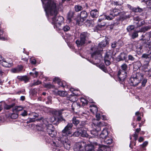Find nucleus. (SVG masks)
Masks as SVG:
<instances>
[{"instance_id": "obj_42", "label": "nucleus", "mask_w": 151, "mask_h": 151, "mask_svg": "<svg viewBox=\"0 0 151 151\" xmlns=\"http://www.w3.org/2000/svg\"><path fill=\"white\" fill-rule=\"evenodd\" d=\"M74 13L72 11H70L68 14V19H71L73 17Z\"/></svg>"}, {"instance_id": "obj_43", "label": "nucleus", "mask_w": 151, "mask_h": 151, "mask_svg": "<svg viewBox=\"0 0 151 151\" xmlns=\"http://www.w3.org/2000/svg\"><path fill=\"white\" fill-rule=\"evenodd\" d=\"M18 116V115L17 113H13L12 114L10 117L11 118L15 119H17Z\"/></svg>"}, {"instance_id": "obj_60", "label": "nucleus", "mask_w": 151, "mask_h": 151, "mask_svg": "<svg viewBox=\"0 0 151 151\" xmlns=\"http://www.w3.org/2000/svg\"><path fill=\"white\" fill-rule=\"evenodd\" d=\"M45 141L47 142H49L50 141V139L49 137H48L46 136H45Z\"/></svg>"}, {"instance_id": "obj_21", "label": "nucleus", "mask_w": 151, "mask_h": 151, "mask_svg": "<svg viewBox=\"0 0 151 151\" xmlns=\"http://www.w3.org/2000/svg\"><path fill=\"white\" fill-rule=\"evenodd\" d=\"M24 108L21 106H15L12 109L13 111H15L18 112L22 111Z\"/></svg>"}, {"instance_id": "obj_27", "label": "nucleus", "mask_w": 151, "mask_h": 151, "mask_svg": "<svg viewBox=\"0 0 151 151\" xmlns=\"http://www.w3.org/2000/svg\"><path fill=\"white\" fill-rule=\"evenodd\" d=\"M136 21L137 22L136 23L137 24L138 27H140L143 25L145 23V22L143 19H135Z\"/></svg>"}, {"instance_id": "obj_63", "label": "nucleus", "mask_w": 151, "mask_h": 151, "mask_svg": "<svg viewBox=\"0 0 151 151\" xmlns=\"http://www.w3.org/2000/svg\"><path fill=\"white\" fill-rule=\"evenodd\" d=\"M4 60V58L1 55H0V64H1L3 61Z\"/></svg>"}, {"instance_id": "obj_50", "label": "nucleus", "mask_w": 151, "mask_h": 151, "mask_svg": "<svg viewBox=\"0 0 151 151\" xmlns=\"http://www.w3.org/2000/svg\"><path fill=\"white\" fill-rule=\"evenodd\" d=\"M63 30L65 32H67L70 29V27L67 25L65 26L63 28Z\"/></svg>"}, {"instance_id": "obj_47", "label": "nucleus", "mask_w": 151, "mask_h": 151, "mask_svg": "<svg viewBox=\"0 0 151 151\" xmlns=\"http://www.w3.org/2000/svg\"><path fill=\"white\" fill-rule=\"evenodd\" d=\"M27 111L26 110H24L21 113L20 115L23 116H27Z\"/></svg>"}, {"instance_id": "obj_37", "label": "nucleus", "mask_w": 151, "mask_h": 151, "mask_svg": "<svg viewBox=\"0 0 151 151\" xmlns=\"http://www.w3.org/2000/svg\"><path fill=\"white\" fill-rule=\"evenodd\" d=\"M15 105V104L14 103L10 105L5 104L4 106V108L5 109L8 110L13 107Z\"/></svg>"}, {"instance_id": "obj_29", "label": "nucleus", "mask_w": 151, "mask_h": 151, "mask_svg": "<svg viewBox=\"0 0 151 151\" xmlns=\"http://www.w3.org/2000/svg\"><path fill=\"white\" fill-rule=\"evenodd\" d=\"M44 86L47 89L53 88L55 87V86L51 84L50 83H45L44 84Z\"/></svg>"}, {"instance_id": "obj_51", "label": "nucleus", "mask_w": 151, "mask_h": 151, "mask_svg": "<svg viewBox=\"0 0 151 151\" xmlns=\"http://www.w3.org/2000/svg\"><path fill=\"white\" fill-rule=\"evenodd\" d=\"M128 58V59L130 60L134 61V60L135 58L131 55H129Z\"/></svg>"}, {"instance_id": "obj_25", "label": "nucleus", "mask_w": 151, "mask_h": 151, "mask_svg": "<svg viewBox=\"0 0 151 151\" xmlns=\"http://www.w3.org/2000/svg\"><path fill=\"white\" fill-rule=\"evenodd\" d=\"M90 14L92 17L93 18H97V16L98 12L96 9L92 10L90 12Z\"/></svg>"}, {"instance_id": "obj_20", "label": "nucleus", "mask_w": 151, "mask_h": 151, "mask_svg": "<svg viewBox=\"0 0 151 151\" xmlns=\"http://www.w3.org/2000/svg\"><path fill=\"white\" fill-rule=\"evenodd\" d=\"M104 139V142L105 144H106L109 145L111 144L113 142V140L112 139L111 137H109L107 136Z\"/></svg>"}, {"instance_id": "obj_26", "label": "nucleus", "mask_w": 151, "mask_h": 151, "mask_svg": "<svg viewBox=\"0 0 151 151\" xmlns=\"http://www.w3.org/2000/svg\"><path fill=\"white\" fill-rule=\"evenodd\" d=\"M87 27H92L93 25V21L91 20L87 19L85 22Z\"/></svg>"}, {"instance_id": "obj_58", "label": "nucleus", "mask_w": 151, "mask_h": 151, "mask_svg": "<svg viewBox=\"0 0 151 151\" xmlns=\"http://www.w3.org/2000/svg\"><path fill=\"white\" fill-rule=\"evenodd\" d=\"M86 124V122L85 121L81 122L80 124V126H81L80 128H83V127Z\"/></svg>"}, {"instance_id": "obj_9", "label": "nucleus", "mask_w": 151, "mask_h": 151, "mask_svg": "<svg viewBox=\"0 0 151 151\" xmlns=\"http://www.w3.org/2000/svg\"><path fill=\"white\" fill-rule=\"evenodd\" d=\"M88 34L87 33L85 32L81 33L80 36V40H77L76 41V43L78 46L79 47L84 45Z\"/></svg>"}, {"instance_id": "obj_1", "label": "nucleus", "mask_w": 151, "mask_h": 151, "mask_svg": "<svg viewBox=\"0 0 151 151\" xmlns=\"http://www.w3.org/2000/svg\"><path fill=\"white\" fill-rule=\"evenodd\" d=\"M43 4L45 5V11L46 15L49 13L51 16H54L52 19L57 18L58 11L56 9V4L52 0H41Z\"/></svg>"}, {"instance_id": "obj_5", "label": "nucleus", "mask_w": 151, "mask_h": 151, "mask_svg": "<svg viewBox=\"0 0 151 151\" xmlns=\"http://www.w3.org/2000/svg\"><path fill=\"white\" fill-rule=\"evenodd\" d=\"M44 124L47 128V130L49 134L52 137H55L56 134V132L55 130V128L52 124H48V122L46 119L43 121Z\"/></svg>"}, {"instance_id": "obj_34", "label": "nucleus", "mask_w": 151, "mask_h": 151, "mask_svg": "<svg viewBox=\"0 0 151 151\" xmlns=\"http://www.w3.org/2000/svg\"><path fill=\"white\" fill-rule=\"evenodd\" d=\"M38 130L39 134H40L41 135L44 136V137L45 136V135L46 134V132L44 131L43 128H42L41 127H39V128L38 129Z\"/></svg>"}, {"instance_id": "obj_56", "label": "nucleus", "mask_w": 151, "mask_h": 151, "mask_svg": "<svg viewBox=\"0 0 151 151\" xmlns=\"http://www.w3.org/2000/svg\"><path fill=\"white\" fill-rule=\"evenodd\" d=\"M133 136L134 137L135 140L136 141L137 139L138 134L135 132L134 133L133 135Z\"/></svg>"}, {"instance_id": "obj_24", "label": "nucleus", "mask_w": 151, "mask_h": 151, "mask_svg": "<svg viewBox=\"0 0 151 151\" xmlns=\"http://www.w3.org/2000/svg\"><path fill=\"white\" fill-rule=\"evenodd\" d=\"M63 109H61L60 110L58 111H57L55 112L57 116H60V118H59L58 119L60 121H65V120L61 116V115L62 114V111H63Z\"/></svg>"}, {"instance_id": "obj_54", "label": "nucleus", "mask_w": 151, "mask_h": 151, "mask_svg": "<svg viewBox=\"0 0 151 151\" xmlns=\"http://www.w3.org/2000/svg\"><path fill=\"white\" fill-rule=\"evenodd\" d=\"M147 82V80L146 79H144L143 80L142 83V86L144 87L145 86L146 83Z\"/></svg>"}, {"instance_id": "obj_16", "label": "nucleus", "mask_w": 151, "mask_h": 151, "mask_svg": "<svg viewBox=\"0 0 151 151\" xmlns=\"http://www.w3.org/2000/svg\"><path fill=\"white\" fill-rule=\"evenodd\" d=\"M108 132L106 129H104L101 133L100 134V137L102 139H104L107 136Z\"/></svg>"}, {"instance_id": "obj_15", "label": "nucleus", "mask_w": 151, "mask_h": 151, "mask_svg": "<svg viewBox=\"0 0 151 151\" xmlns=\"http://www.w3.org/2000/svg\"><path fill=\"white\" fill-rule=\"evenodd\" d=\"M53 92L56 95L60 96L62 97H64L68 94V93L66 91L55 90L53 91Z\"/></svg>"}, {"instance_id": "obj_2", "label": "nucleus", "mask_w": 151, "mask_h": 151, "mask_svg": "<svg viewBox=\"0 0 151 151\" xmlns=\"http://www.w3.org/2000/svg\"><path fill=\"white\" fill-rule=\"evenodd\" d=\"M143 75L139 73H134L131 76L130 79V82L131 85L134 86H137L142 80Z\"/></svg>"}, {"instance_id": "obj_12", "label": "nucleus", "mask_w": 151, "mask_h": 151, "mask_svg": "<svg viewBox=\"0 0 151 151\" xmlns=\"http://www.w3.org/2000/svg\"><path fill=\"white\" fill-rule=\"evenodd\" d=\"M127 6L128 9L132 11V12H134L141 13L143 11V9L140 8L139 6L135 7L129 4L127 5Z\"/></svg>"}, {"instance_id": "obj_35", "label": "nucleus", "mask_w": 151, "mask_h": 151, "mask_svg": "<svg viewBox=\"0 0 151 151\" xmlns=\"http://www.w3.org/2000/svg\"><path fill=\"white\" fill-rule=\"evenodd\" d=\"M121 69L119 70H122V71L126 72L127 69V65L126 64H123L121 66Z\"/></svg>"}, {"instance_id": "obj_13", "label": "nucleus", "mask_w": 151, "mask_h": 151, "mask_svg": "<svg viewBox=\"0 0 151 151\" xmlns=\"http://www.w3.org/2000/svg\"><path fill=\"white\" fill-rule=\"evenodd\" d=\"M127 72L122 71V70H119L118 72V77L120 81H124L127 77Z\"/></svg>"}, {"instance_id": "obj_44", "label": "nucleus", "mask_w": 151, "mask_h": 151, "mask_svg": "<svg viewBox=\"0 0 151 151\" xmlns=\"http://www.w3.org/2000/svg\"><path fill=\"white\" fill-rule=\"evenodd\" d=\"M76 20L77 24H78L79 26H81L83 24V22L84 19H82V21L81 19H76Z\"/></svg>"}, {"instance_id": "obj_49", "label": "nucleus", "mask_w": 151, "mask_h": 151, "mask_svg": "<svg viewBox=\"0 0 151 151\" xmlns=\"http://www.w3.org/2000/svg\"><path fill=\"white\" fill-rule=\"evenodd\" d=\"M11 71L13 73H18L19 72V70L17 68H14L11 70Z\"/></svg>"}, {"instance_id": "obj_8", "label": "nucleus", "mask_w": 151, "mask_h": 151, "mask_svg": "<svg viewBox=\"0 0 151 151\" xmlns=\"http://www.w3.org/2000/svg\"><path fill=\"white\" fill-rule=\"evenodd\" d=\"M108 43V41L106 40H104L99 43L97 50L91 54L92 57H93L96 55L99 54L100 52L102 50V48L105 47Z\"/></svg>"}, {"instance_id": "obj_23", "label": "nucleus", "mask_w": 151, "mask_h": 151, "mask_svg": "<svg viewBox=\"0 0 151 151\" xmlns=\"http://www.w3.org/2000/svg\"><path fill=\"white\" fill-rule=\"evenodd\" d=\"M141 58H142L150 60L151 58V52L143 54H142Z\"/></svg>"}, {"instance_id": "obj_36", "label": "nucleus", "mask_w": 151, "mask_h": 151, "mask_svg": "<svg viewBox=\"0 0 151 151\" xmlns=\"http://www.w3.org/2000/svg\"><path fill=\"white\" fill-rule=\"evenodd\" d=\"M134 26L133 25H131L128 26L127 29V31L129 33H131L132 31L134 30Z\"/></svg>"}, {"instance_id": "obj_46", "label": "nucleus", "mask_w": 151, "mask_h": 151, "mask_svg": "<svg viewBox=\"0 0 151 151\" xmlns=\"http://www.w3.org/2000/svg\"><path fill=\"white\" fill-rule=\"evenodd\" d=\"M38 73L37 72L35 71V73L30 72V75L33 76L34 77H36L38 75Z\"/></svg>"}, {"instance_id": "obj_61", "label": "nucleus", "mask_w": 151, "mask_h": 151, "mask_svg": "<svg viewBox=\"0 0 151 151\" xmlns=\"http://www.w3.org/2000/svg\"><path fill=\"white\" fill-rule=\"evenodd\" d=\"M31 59H30L31 63L33 64H35L36 63V61L35 59H33L31 60Z\"/></svg>"}, {"instance_id": "obj_4", "label": "nucleus", "mask_w": 151, "mask_h": 151, "mask_svg": "<svg viewBox=\"0 0 151 151\" xmlns=\"http://www.w3.org/2000/svg\"><path fill=\"white\" fill-rule=\"evenodd\" d=\"M95 139L94 137H90L88 141L91 143V144L87 145L85 147V150L86 151H94V148L95 147L98 146L100 147H101L100 144H98L97 142L94 141L92 139Z\"/></svg>"}, {"instance_id": "obj_48", "label": "nucleus", "mask_w": 151, "mask_h": 151, "mask_svg": "<svg viewBox=\"0 0 151 151\" xmlns=\"http://www.w3.org/2000/svg\"><path fill=\"white\" fill-rule=\"evenodd\" d=\"M109 54L110 53L109 52H106L105 56L104 59H109L111 58V57L110 56Z\"/></svg>"}, {"instance_id": "obj_17", "label": "nucleus", "mask_w": 151, "mask_h": 151, "mask_svg": "<svg viewBox=\"0 0 151 151\" xmlns=\"http://www.w3.org/2000/svg\"><path fill=\"white\" fill-rule=\"evenodd\" d=\"M52 24H53L54 26H55L56 27L58 28L59 29H60V28L61 25V23L60 21H58V19H52Z\"/></svg>"}, {"instance_id": "obj_11", "label": "nucleus", "mask_w": 151, "mask_h": 151, "mask_svg": "<svg viewBox=\"0 0 151 151\" xmlns=\"http://www.w3.org/2000/svg\"><path fill=\"white\" fill-rule=\"evenodd\" d=\"M150 27L149 26H146L142 27L139 30L137 31H134L132 35V38L134 39L138 37V33L139 32H145L147 31L148 29H150Z\"/></svg>"}, {"instance_id": "obj_31", "label": "nucleus", "mask_w": 151, "mask_h": 151, "mask_svg": "<svg viewBox=\"0 0 151 151\" xmlns=\"http://www.w3.org/2000/svg\"><path fill=\"white\" fill-rule=\"evenodd\" d=\"M1 64L3 66L5 67L9 68L11 66V64L6 62L5 60H4V61H3Z\"/></svg>"}, {"instance_id": "obj_22", "label": "nucleus", "mask_w": 151, "mask_h": 151, "mask_svg": "<svg viewBox=\"0 0 151 151\" xmlns=\"http://www.w3.org/2000/svg\"><path fill=\"white\" fill-rule=\"evenodd\" d=\"M127 57V55L124 52L121 53L118 57V58L119 61L123 60H125Z\"/></svg>"}, {"instance_id": "obj_39", "label": "nucleus", "mask_w": 151, "mask_h": 151, "mask_svg": "<svg viewBox=\"0 0 151 151\" xmlns=\"http://www.w3.org/2000/svg\"><path fill=\"white\" fill-rule=\"evenodd\" d=\"M82 9V7L79 5H76L75 6V10L76 12H79Z\"/></svg>"}, {"instance_id": "obj_45", "label": "nucleus", "mask_w": 151, "mask_h": 151, "mask_svg": "<svg viewBox=\"0 0 151 151\" xmlns=\"http://www.w3.org/2000/svg\"><path fill=\"white\" fill-rule=\"evenodd\" d=\"M96 117L97 118V119H96V120L95 119V120H96V121H95V122H96V124H97V123H99V122H98L97 121H99V119H100V114H97L96 115ZM94 120H95V119L93 120H92V122Z\"/></svg>"}, {"instance_id": "obj_41", "label": "nucleus", "mask_w": 151, "mask_h": 151, "mask_svg": "<svg viewBox=\"0 0 151 151\" xmlns=\"http://www.w3.org/2000/svg\"><path fill=\"white\" fill-rule=\"evenodd\" d=\"M146 3V4L149 6L148 8L151 9V0H143Z\"/></svg>"}, {"instance_id": "obj_55", "label": "nucleus", "mask_w": 151, "mask_h": 151, "mask_svg": "<svg viewBox=\"0 0 151 151\" xmlns=\"http://www.w3.org/2000/svg\"><path fill=\"white\" fill-rule=\"evenodd\" d=\"M100 68L102 69L103 71L106 72L107 71V70L106 68H105V66L104 65H101L100 66Z\"/></svg>"}, {"instance_id": "obj_7", "label": "nucleus", "mask_w": 151, "mask_h": 151, "mask_svg": "<svg viewBox=\"0 0 151 151\" xmlns=\"http://www.w3.org/2000/svg\"><path fill=\"white\" fill-rule=\"evenodd\" d=\"M87 129L86 128H81L78 129L73 134V136L76 137L81 136L82 137H88V135L87 133Z\"/></svg>"}, {"instance_id": "obj_30", "label": "nucleus", "mask_w": 151, "mask_h": 151, "mask_svg": "<svg viewBox=\"0 0 151 151\" xmlns=\"http://www.w3.org/2000/svg\"><path fill=\"white\" fill-rule=\"evenodd\" d=\"M91 108L90 109L91 111L93 113H96L98 111L97 107L94 105H92L91 106Z\"/></svg>"}, {"instance_id": "obj_32", "label": "nucleus", "mask_w": 151, "mask_h": 151, "mask_svg": "<svg viewBox=\"0 0 151 151\" xmlns=\"http://www.w3.org/2000/svg\"><path fill=\"white\" fill-rule=\"evenodd\" d=\"M114 4L116 5H121L123 1L122 0H113Z\"/></svg>"}, {"instance_id": "obj_52", "label": "nucleus", "mask_w": 151, "mask_h": 151, "mask_svg": "<svg viewBox=\"0 0 151 151\" xmlns=\"http://www.w3.org/2000/svg\"><path fill=\"white\" fill-rule=\"evenodd\" d=\"M105 63L107 65H109L110 64V62L109 59H104Z\"/></svg>"}, {"instance_id": "obj_53", "label": "nucleus", "mask_w": 151, "mask_h": 151, "mask_svg": "<svg viewBox=\"0 0 151 151\" xmlns=\"http://www.w3.org/2000/svg\"><path fill=\"white\" fill-rule=\"evenodd\" d=\"M117 43L116 42H113L111 44V47L113 48H115L117 46Z\"/></svg>"}, {"instance_id": "obj_6", "label": "nucleus", "mask_w": 151, "mask_h": 151, "mask_svg": "<svg viewBox=\"0 0 151 151\" xmlns=\"http://www.w3.org/2000/svg\"><path fill=\"white\" fill-rule=\"evenodd\" d=\"M96 121L94 120L93 121V123L96 127L91 131V134L94 136H97L98 135L99 132L101 130L100 127L103 125L101 122H99V123L96 124L95 122Z\"/></svg>"}, {"instance_id": "obj_10", "label": "nucleus", "mask_w": 151, "mask_h": 151, "mask_svg": "<svg viewBox=\"0 0 151 151\" xmlns=\"http://www.w3.org/2000/svg\"><path fill=\"white\" fill-rule=\"evenodd\" d=\"M73 125L72 124L69 123L62 130V133L63 135L68 136L71 134L70 130L71 129Z\"/></svg>"}, {"instance_id": "obj_40", "label": "nucleus", "mask_w": 151, "mask_h": 151, "mask_svg": "<svg viewBox=\"0 0 151 151\" xmlns=\"http://www.w3.org/2000/svg\"><path fill=\"white\" fill-rule=\"evenodd\" d=\"M81 101L82 103V105L83 106H84L86 104H87L88 102L87 100L85 99L84 98H81Z\"/></svg>"}, {"instance_id": "obj_38", "label": "nucleus", "mask_w": 151, "mask_h": 151, "mask_svg": "<svg viewBox=\"0 0 151 151\" xmlns=\"http://www.w3.org/2000/svg\"><path fill=\"white\" fill-rule=\"evenodd\" d=\"M70 99V98L69 99L68 98L64 99L63 100L62 102L65 104H68L70 102L71 103Z\"/></svg>"}, {"instance_id": "obj_18", "label": "nucleus", "mask_w": 151, "mask_h": 151, "mask_svg": "<svg viewBox=\"0 0 151 151\" xmlns=\"http://www.w3.org/2000/svg\"><path fill=\"white\" fill-rule=\"evenodd\" d=\"M71 107L72 109L74 111L75 109L77 110L79 109L81 107V106L78 102H74L72 104Z\"/></svg>"}, {"instance_id": "obj_64", "label": "nucleus", "mask_w": 151, "mask_h": 151, "mask_svg": "<svg viewBox=\"0 0 151 151\" xmlns=\"http://www.w3.org/2000/svg\"><path fill=\"white\" fill-rule=\"evenodd\" d=\"M17 68H18L19 72L21 71L23 68V67L22 66H19Z\"/></svg>"}, {"instance_id": "obj_57", "label": "nucleus", "mask_w": 151, "mask_h": 151, "mask_svg": "<svg viewBox=\"0 0 151 151\" xmlns=\"http://www.w3.org/2000/svg\"><path fill=\"white\" fill-rule=\"evenodd\" d=\"M42 83V82L39 81H37V82H35L33 83V85L36 86L37 85L39 84H40Z\"/></svg>"}, {"instance_id": "obj_28", "label": "nucleus", "mask_w": 151, "mask_h": 151, "mask_svg": "<svg viewBox=\"0 0 151 151\" xmlns=\"http://www.w3.org/2000/svg\"><path fill=\"white\" fill-rule=\"evenodd\" d=\"M87 16V13L86 11H82L80 14V17L81 19H84V18H86Z\"/></svg>"}, {"instance_id": "obj_14", "label": "nucleus", "mask_w": 151, "mask_h": 151, "mask_svg": "<svg viewBox=\"0 0 151 151\" xmlns=\"http://www.w3.org/2000/svg\"><path fill=\"white\" fill-rule=\"evenodd\" d=\"M54 82H55L58 83L60 86L63 87H65L67 86L66 83L64 81H61L60 79L57 77H55L53 80Z\"/></svg>"}, {"instance_id": "obj_62", "label": "nucleus", "mask_w": 151, "mask_h": 151, "mask_svg": "<svg viewBox=\"0 0 151 151\" xmlns=\"http://www.w3.org/2000/svg\"><path fill=\"white\" fill-rule=\"evenodd\" d=\"M100 146H101V147H98H98L99 148V149H98V151H103L101 149V148L103 147H104V146H105V145H100Z\"/></svg>"}, {"instance_id": "obj_59", "label": "nucleus", "mask_w": 151, "mask_h": 151, "mask_svg": "<svg viewBox=\"0 0 151 151\" xmlns=\"http://www.w3.org/2000/svg\"><path fill=\"white\" fill-rule=\"evenodd\" d=\"M148 144V142L147 141L145 142L142 144L141 145V146L142 148H144Z\"/></svg>"}, {"instance_id": "obj_19", "label": "nucleus", "mask_w": 151, "mask_h": 151, "mask_svg": "<svg viewBox=\"0 0 151 151\" xmlns=\"http://www.w3.org/2000/svg\"><path fill=\"white\" fill-rule=\"evenodd\" d=\"M72 121V124H74L76 126H77L80 122L79 118L75 116L73 118Z\"/></svg>"}, {"instance_id": "obj_33", "label": "nucleus", "mask_w": 151, "mask_h": 151, "mask_svg": "<svg viewBox=\"0 0 151 151\" xmlns=\"http://www.w3.org/2000/svg\"><path fill=\"white\" fill-rule=\"evenodd\" d=\"M82 146L80 143H78L77 144L76 146H75L74 148V150L75 151H79L82 148Z\"/></svg>"}, {"instance_id": "obj_3", "label": "nucleus", "mask_w": 151, "mask_h": 151, "mask_svg": "<svg viewBox=\"0 0 151 151\" xmlns=\"http://www.w3.org/2000/svg\"><path fill=\"white\" fill-rule=\"evenodd\" d=\"M58 140L61 143V145H59L58 147L63 146L67 150H69L70 148V141L68 139L66 136L62 135L59 138Z\"/></svg>"}]
</instances>
